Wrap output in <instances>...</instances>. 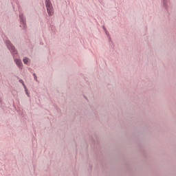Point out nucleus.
Segmentation results:
<instances>
[{
    "instance_id": "obj_5",
    "label": "nucleus",
    "mask_w": 176,
    "mask_h": 176,
    "mask_svg": "<svg viewBox=\"0 0 176 176\" xmlns=\"http://www.w3.org/2000/svg\"><path fill=\"white\" fill-rule=\"evenodd\" d=\"M24 64H28V58H25L23 59Z\"/></svg>"
},
{
    "instance_id": "obj_3",
    "label": "nucleus",
    "mask_w": 176,
    "mask_h": 176,
    "mask_svg": "<svg viewBox=\"0 0 176 176\" xmlns=\"http://www.w3.org/2000/svg\"><path fill=\"white\" fill-rule=\"evenodd\" d=\"M14 61L16 65H18L19 68H21V67L23 66V63H21V60L19 59H15Z\"/></svg>"
},
{
    "instance_id": "obj_7",
    "label": "nucleus",
    "mask_w": 176,
    "mask_h": 176,
    "mask_svg": "<svg viewBox=\"0 0 176 176\" xmlns=\"http://www.w3.org/2000/svg\"><path fill=\"white\" fill-rule=\"evenodd\" d=\"M34 79L36 80V75H35V74H34Z\"/></svg>"
},
{
    "instance_id": "obj_6",
    "label": "nucleus",
    "mask_w": 176,
    "mask_h": 176,
    "mask_svg": "<svg viewBox=\"0 0 176 176\" xmlns=\"http://www.w3.org/2000/svg\"><path fill=\"white\" fill-rule=\"evenodd\" d=\"M20 19L21 20L22 23L24 24V21L23 20V15H19Z\"/></svg>"
},
{
    "instance_id": "obj_1",
    "label": "nucleus",
    "mask_w": 176,
    "mask_h": 176,
    "mask_svg": "<svg viewBox=\"0 0 176 176\" xmlns=\"http://www.w3.org/2000/svg\"><path fill=\"white\" fill-rule=\"evenodd\" d=\"M45 6L47 8V13L49 16L53 15V6L50 0H45Z\"/></svg>"
},
{
    "instance_id": "obj_4",
    "label": "nucleus",
    "mask_w": 176,
    "mask_h": 176,
    "mask_svg": "<svg viewBox=\"0 0 176 176\" xmlns=\"http://www.w3.org/2000/svg\"><path fill=\"white\" fill-rule=\"evenodd\" d=\"M20 82L22 83L23 86L24 87L27 96L28 97H30V94H28V90L27 89V87H25V85L24 84V82H23V80H20Z\"/></svg>"
},
{
    "instance_id": "obj_2",
    "label": "nucleus",
    "mask_w": 176,
    "mask_h": 176,
    "mask_svg": "<svg viewBox=\"0 0 176 176\" xmlns=\"http://www.w3.org/2000/svg\"><path fill=\"white\" fill-rule=\"evenodd\" d=\"M7 47H8L9 50L12 52V54H16L17 53V51L16 50V48H14V46L10 43V41L6 42Z\"/></svg>"
}]
</instances>
